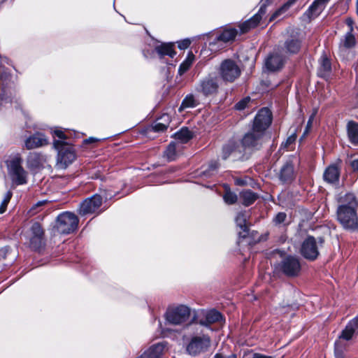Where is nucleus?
<instances>
[{"label": "nucleus", "mask_w": 358, "mask_h": 358, "mask_svg": "<svg viewBox=\"0 0 358 358\" xmlns=\"http://www.w3.org/2000/svg\"><path fill=\"white\" fill-rule=\"evenodd\" d=\"M95 141H96V139L92 137L84 140L85 143H94Z\"/></svg>", "instance_id": "nucleus-55"}, {"label": "nucleus", "mask_w": 358, "mask_h": 358, "mask_svg": "<svg viewBox=\"0 0 358 358\" xmlns=\"http://www.w3.org/2000/svg\"><path fill=\"white\" fill-rule=\"evenodd\" d=\"M179 146V143L171 142L166 150L164 151V157L169 161H173L177 157V148Z\"/></svg>", "instance_id": "nucleus-35"}, {"label": "nucleus", "mask_w": 358, "mask_h": 358, "mask_svg": "<svg viewBox=\"0 0 358 358\" xmlns=\"http://www.w3.org/2000/svg\"><path fill=\"white\" fill-rule=\"evenodd\" d=\"M286 217H287L286 213L280 212V213H278L275 216L273 221L275 224H280L285 221Z\"/></svg>", "instance_id": "nucleus-45"}, {"label": "nucleus", "mask_w": 358, "mask_h": 358, "mask_svg": "<svg viewBox=\"0 0 358 358\" xmlns=\"http://www.w3.org/2000/svg\"><path fill=\"white\" fill-rule=\"evenodd\" d=\"M164 345L159 343L152 345L143 355L136 358H162Z\"/></svg>", "instance_id": "nucleus-22"}, {"label": "nucleus", "mask_w": 358, "mask_h": 358, "mask_svg": "<svg viewBox=\"0 0 358 358\" xmlns=\"http://www.w3.org/2000/svg\"><path fill=\"white\" fill-rule=\"evenodd\" d=\"M214 358H236V355H234V354H232V355H231L229 356H224L222 354L217 353L214 356Z\"/></svg>", "instance_id": "nucleus-53"}, {"label": "nucleus", "mask_w": 358, "mask_h": 358, "mask_svg": "<svg viewBox=\"0 0 358 358\" xmlns=\"http://www.w3.org/2000/svg\"><path fill=\"white\" fill-rule=\"evenodd\" d=\"M12 192L10 191L7 192L6 194L1 205H0V214L3 213L7 208L8 203H9L11 197H12Z\"/></svg>", "instance_id": "nucleus-42"}, {"label": "nucleus", "mask_w": 358, "mask_h": 358, "mask_svg": "<svg viewBox=\"0 0 358 358\" xmlns=\"http://www.w3.org/2000/svg\"><path fill=\"white\" fill-rule=\"evenodd\" d=\"M194 60V55H193L192 52H189L187 55V58L185 59V61L179 66V69H178L179 74L180 75H182L187 70H189V69L190 68V66L193 64Z\"/></svg>", "instance_id": "nucleus-38"}, {"label": "nucleus", "mask_w": 358, "mask_h": 358, "mask_svg": "<svg viewBox=\"0 0 358 358\" xmlns=\"http://www.w3.org/2000/svg\"><path fill=\"white\" fill-rule=\"evenodd\" d=\"M347 163L354 172L358 173V155H351Z\"/></svg>", "instance_id": "nucleus-41"}, {"label": "nucleus", "mask_w": 358, "mask_h": 358, "mask_svg": "<svg viewBox=\"0 0 358 358\" xmlns=\"http://www.w3.org/2000/svg\"><path fill=\"white\" fill-rule=\"evenodd\" d=\"M284 59L278 53L271 55L266 61V66L270 71H274L282 68Z\"/></svg>", "instance_id": "nucleus-23"}, {"label": "nucleus", "mask_w": 358, "mask_h": 358, "mask_svg": "<svg viewBox=\"0 0 358 358\" xmlns=\"http://www.w3.org/2000/svg\"><path fill=\"white\" fill-rule=\"evenodd\" d=\"M218 87L217 78L209 75L201 80L197 91L208 96L217 93Z\"/></svg>", "instance_id": "nucleus-15"}, {"label": "nucleus", "mask_w": 358, "mask_h": 358, "mask_svg": "<svg viewBox=\"0 0 358 358\" xmlns=\"http://www.w3.org/2000/svg\"><path fill=\"white\" fill-rule=\"evenodd\" d=\"M199 102L193 94H188L182 101L179 108V111H182L185 108H194L198 105Z\"/></svg>", "instance_id": "nucleus-37"}, {"label": "nucleus", "mask_w": 358, "mask_h": 358, "mask_svg": "<svg viewBox=\"0 0 358 358\" xmlns=\"http://www.w3.org/2000/svg\"><path fill=\"white\" fill-rule=\"evenodd\" d=\"M348 136L350 142L358 145V123L350 121L347 124Z\"/></svg>", "instance_id": "nucleus-25"}, {"label": "nucleus", "mask_w": 358, "mask_h": 358, "mask_svg": "<svg viewBox=\"0 0 358 358\" xmlns=\"http://www.w3.org/2000/svg\"><path fill=\"white\" fill-rule=\"evenodd\" d=\"M223 199L226 203L231 205L237 201L238 197L234 192H231L229 189H227L223 195Z\"/></svg>", "instance_id": "nucleus-40"}, {"label": "nucleus", "mask_w": 358, "mask_h": 358, "mask_svg": "<svg viewBox=\"0 0 358 358\" xmlns=\"http://www.w3.org/2000/svg\"><path fill=\"white\" fill-rule=\"evenodd\" d=\"M358 335V315L350 320L339 336V340L335 343L334 354L336 358H344V345L341 340L350 341L354 336Z\"/></svg>", "instance_id": "nucleus-5"}, {"label": "nucleus", "mask_w": 358, "mask_h": 358, "mask_svg": "<svg viewBox=\"0 0 358 358\" xmlns=\"http://www.w3.org/2000/svg\"><path fill=\"white\" fill-rule=\"evenodd\" d=\"M341 166L337 164L329 165L324 171L323 178L329 184H336L339 181Z\"/></svg>", "instance_id": "nucleus-17"}, {"label": "nucleus", "mask_w": 358, "mask_h": 358, "mask_svg": "<svg viewBox=\"0 0 358 358\" xmlns=\"http://www.w3.org/2000/svg\"><path fill=\"white\" fill-rule=\"evenodd\" d=\"M176 139L180 143H186L192 138V133L187 128H182L175 134Z\"/></svg>", "instance_id": "nucleus-34"}, {"label": "nucleus", "mask_w": 358, "mask_h": 358, "mask_svg": "<svg viewBox=\"0 0 358 358\" xmlns=\"http://www.w3.org/2000/svg\"><path fill=\"white\" fill-rule=\"evenodd\" d=\"M159 120H162V122H157L153 126V129L155 131H165L169 124L170 117L168 115H163Z\"/></svg>", "instance_id": "nucleus-36"}, {"label": "nucleus", "mask_w": 358, "mask_h": 358, "mask_svg": "<svg viewBox=\"0 0 358 358\" xmlns=\"http://www.w3.org/2000/svg\"><path fill=\"white\" fill-rule=\"evenodd\" d=\"M253 358H272V357L270 356H266V355H261L259 353H255L253 355Z\"/></svg>", "instance_id": "nucleus-54"}, {"label": "nucleus", "mask_w": 358, "mask_h": 358, "mask_svg": "<svg viewBox=\"0 0 358 358\" xmlns=\"http://www.w3.org/2000/svg\"><path fill=\"white\" fill-rule=\"evenodd\" d=\"M271 111L264 108L256 115L252 129L246 133L241 142V144L247 155V151L259 150L265 143L266 135V130L271 124Z\"/></svg>", "instance_id": "nucleus-1"}, {"label": "nucleus", "mask_w": 358, "mask_h": 358, "mask_svg": "<svg viewBox=\"0 0 358 358\" xmlns=\"http://www.w3.org/2000/svg\"><path fill=\"white\" fill-rule=\"evenodd\" d=\"M238 34V31L234 28L224 29L218 36L216 39L218 41H223L224 43L234 41Z\"/></svg>", "instance_id": "nucleus-29"}, {"label": "nucleus", "mask_w": 358, "mask_h": 358, "mask_svg": "<svg viewBox=\"0 0 358 358\" xmlns=\"http://www.w3.org/2000/svg\"><path fill=\"white\" fill-rule=\"evenodd\" d=\"M48 144L45 136L42 134H36L26 139L24 145L27 149L32 150Z\"/></svg>", "instance_id": "nucleus-20"}, {"label": "nucleus", "mask_w": 358, "mask_h": 358, "mask_svg": "<svg viewBox=\"0 0 358 358\" xmlns=\"http://www.w3.org/2000/svg\"><path fill=\"white\" fill-rule=\"evenodd\" d=\"M259 196L257 193L253 192L250 189L243 190L240 193V199L242 203L245 206H249L252 204Z\"/></svg>", "instance_id": "nucleus-28"}, {"label": "nucleus", "mask_w": 358, "mask_h": 358, "mask_svg": "<svg viewBox=\"0 0 358 358\" xmlns=\"http://www.w3.org/2000/svg\"><path fill=\"white\" fill-rule=\"evenodd\" d=\"M211 340L206 334H197L191 337L186 350L187 352L194 356L199 355L206 352L210 346Z\"/></svg>", "instance_id": "nucleus-8"}, {"label": "nucleus", "mask_w": 358, "mask_h": 358, "mask_svg": "<svg viewBox=\"0 0 358 358\" xmlns=\"http://www.w3.org/2000/svg\"><path fill=\"white\" fill-rule=\"evenodd\" d=\"M32 236L30 239V245L35 250H40L43 244L44 230L38 222H34L31 227Z\"/></svg>", "instance_id": "nucleus-16"}, {"label": "nucleus", "mask_w": 358, "mask_h": 358, "mask_svg": "<svg viewBox=\"0 0 358 358\" xmlns=\"http://www.w3.org/2000/svg\"><path fill=\"white\" fill-rule=\"evenodd\" d=\"M8 252V248L5 247L0 249V260L5 259Z\"/></svg>", "instance_id": "nucleus-51"}, {"label": "nucleus", "mask_w": 358, "mask_h": 358, "mask_svg": "<svg viewBox=\"0 0 358 358\" xmlns=\"http://www.w3.org/2000/svg\"><path fill=\"white\" fill-rule=\"evenodd\" d=\"M356 45V39L351 31H347L340 40L338 55L343 60H348L352 56V49Z\"/></svg>", "instance_id": "nucleus-11"}, {"label": "nucleus", "mask_w": 358, "mask_h": 358, "mask_svg": "<svg viewBox=\"0 0 358 358\" xmlns=\"http://www.w3.org/2000/svg\"><path fill=\"white\" fill-rule=\"evenodd\" d=\"M237 185H243V182L241 181V180H236V182Z\"/></svg>", "instance_id": "nucleus-58"}, {"label": "nucleus", "mask_w": 358, "mask_h": 358, "mask_svg": "<svg viewBox=\"0 0 358 358\" xmlns=\"http://www.w3.org/2000/svg\"><path fill=\"white\" fill-rule=\"evenodd\" d=\"M78 222V218L74 213L64 212L58 215L56 229L60 234H69L76 230Z\"/></svg>", "instance_id": "nucleus-7"}, {"label": "nucleus", "mask_w": 358, "mask_h": 358, "mask_svg": "<svg viewBox=\"0 0 358 358\" xmlns=\"http://www.w3.org/2000/svg\"><path fill=\"white\" fill-rule=\"evenodd\" d=\"M301 254L306 259L315 260L319 255L318 247L316 239L308 236L302 243L301 246Z\"/></svg>", "instance_id": "nucleus-14"}, {"label": "nucleus", "mask_w": 358, "mask_h": 358, "mask_svg": "<svg viewBox=\"0 0 358 358\" xmlns=\"http://www.w3.org/2000/svg\"><path fill=\"white\" fill-rule=\"evenodd\" d=\"M270 3V0H262L261 1V6L257 13L255 15L259 17V20H262V17L266 14V6Z\"/></svg>", "instance_id": "nucleus-43"}, {"label": "nucleus", "mask_w": 358, "mask_h": 358, "mask_svg": "<svg viewBox=\"0 0 358 358\" xmlns=\"http://www.w3.org/2000/svg\"><path fill=\"white\" fill-rule=\"evenodd\" d=\"M219 73L224 81L233 83L240 76L241 71L236 62L225 59L220 64Z\"/></svg>", "instance_id": "nucleus-9"}, {"label": "nucleus", "mask_w": 358, "mask_h": 358, "mask_svg": "<svg viewBox=\"0 0 358 358\" xmlns=\"http://www.w3.org/2000/svg\"><path fill=\"white\" fill-rule=\"evenodd\" d=\"M222 320V315L217 310H211L206 313L205 320H200L199 323L203 326L220 322Z\"/></svg>", "instance_id": "nucleus-26"}, {"label": "nucleus", "mask_w": 358, "mask_h": 358, "mask_svg": "<svg viewBox=\"0 0 358 358\" xmlns=\"http://www.w3.org/2000/svg\"><path fill=\"white\" fill-rule=\"evenodd\" d=\"M345 23L348 25V29H349L348 31H351V33H352V31H353V24H354V22H353L352 19L350 18V17L347 18L345 20Z\"/></svg>", "instance_id": "nucleus-52"}, {"label": "nucleus", "mask_w": 358, "mask_h": 358, "mask_svg": "<svg viewBox=\"0 0 358 358\" xmlns=\"http://www.w3.org/2000/svg\"><path fill=\"white\" fill-rule=\"evenodd\" d=\"M53 134H54V136L58 137V138H59L58 140L65 141V140L66 139V135L60 129H55L53 131Z\"/></svg>", "instance_id": "nucleus-49"}, {"label": "nucleus", "mask_w": 358, "mask_h": 358, "mask_svg": "<svg viewBox=\"0 0 358 358\" xmlns=\"http://www.w3.org/2000/svg\"><path fill=\"white\" fill-rule=\"evenodd\" d=\"M320 3H322L324 6L329 0H317Z\"/></svg>", "instance_id": "nucleus-57"}, {"label": "nucleus", "mask_w": 358, "mask_h": 358, "mask_svg": "<svg viewBox=\"0 0 358 358\" xmlns=\"http://www.w3.org/2000/svg\"><path fill=\"white\" fill-rule=\"evenodd\" d=\"M54 148L57 150V165L66 169L76 158L75 150L71 143L60 140H54Z\"/></svg>", "instance_id": "nucleus-4"}, {"label": "nucleus", "mask_w": 358, "mask_h": 358, "mask_svg": "<svg viewBox=\"0 0 358 358\" xmlns=\"http://www.w3.org/2000/svg\"><path fill=\"white\" fill-rule=\"evenodd\" d=\"M301 47V40L297 36L289 37L284 43L282 51L287 54H296Z\"/></svg>", "instance_id": "nucleus-18"}, {"label": "nucleus", "mask_w": 358, "mask_h": 358, "mask_svg": "<svg viewBox=\"0 0 358 358\" xmlns=\"http://www.w3.org/2000/svg\"><path fill=\"white\" fill-rule=\"evenodd\" d=\"M357 1H358V0H357Z\"/></svg>", "instance_id": "nucleus-60"}, {"label": "nucleus", "mask_w": 358, "mask_h": 358, "mask_svg": "<svg viewBox=\"0 0 358 358\" xmlns=\"http://www.w3.org/2000/svg\"><path fill=\"white\" fill-rule=\"evenodd\" d=\"M174 45L173 43H162L155 48V50L160 58L168 55L173 57L176 52L173 50Z\"/></svg>", "instance_id": "nucleus-24"}, {"label": "nucleus", "mask_w": 358, "mask_h": 358, "mask_svg": "<svg viewBox=\"0 0 358 358\" xmlns=\"http://www.w3.org/2000/svg\"><path fill=\"white\" fill-rule=\"evenodd\" d=\"M295 178L294 165L291 162H287L281 168L279 178L283 183H291Z\"/></svg>", "instance_id": "nucleus-19"}, {"label": "nucleus", "mask_w": 358, "mask_h": 358, "mask_svg": "<svg viewBox=\"0 0 358 358\" xmlns=\"http://www.w3.org/2000/svg\"><path fill=\"white\" fill-rule=\"evenodd\" d=\"M279 270L288 277H295L301 271L299 259L296 256L285 257L278 265Z\"/></svg>", "instance_id": "nucleus-10"}, {"label": "nucleus", "mask_w": 358, "mask_h": 358, "mask_svg": "<svg viewBox=\"0 0 358 358\" xmlns=\"http://www.w3.org/2000/svg\"><path fill=\"white\" fill-rule=\"evenodd\" d=\"M249 214L246 211L240 212L235 218L236 226L241 230L238 232L240 237L245 238L248 234V225L247 224Z\"/></svg>", "instance_id": "nucleus-21"}, {"label": "nucleus", "mask_w": 358, "mask_h": 358, "mask_svg": "<svg viewBox=\"0 0 358 358\" xmlns=\"http://www.w3.org/2000/svg\"><path fill=\"white\" fill-rule=\"evenodd\" d=\"M220 166V164L217 161H212L208 165V169L206 170L208 175L213 174Z\"/></svg>", "instance_id": "nucleus-47"}, {"label": "nucleus", "mask_w": 358, "mask_h": 358, "mask_svg": "<svg viewBox=\"0 0 358 358\" xmlns=\"http://www.w3.org/2000/svg\"><path fill=\"white\" fill-rule=\"evenodd\" d=\"M261 20L257 16L253 15L249 20L245 21L239 25L240 31L241 34L248 32L250 29L257 27Z\"/></svg>", "instance_id": "nucleus-31"}, {"label": "nucleus", "mask_w": 358, "mask_h": 358, "mask_svg": "<svg viewBox=\"0 0 358 358\" xmlns=\"http://www.w3.org/2000/svg\"><path fill=\"white\" fill-rule=\"evenodd\" d=\"M314 118H315V114L313 113L310 117H309V120L308 121V123H307V125H306V129L303 132V136L306 135L308 132H309V130L310 129L311 127H312V124H313V122L314 120Z\"/></svg>", "instance_id": "nucleus-50"}, {"label": "nucleus", "mask_w": 358, "mask_h": 358, "mask_svg": "<svg viewBox=\"0 0 358 358\" xmlns=\"http://www.w3.org/2000/svg\"><path fill=\"white\" fill-rule=\"evenodd\" d=\"M22 162L23 159L20 153L10 155L6 161L8 174L13 182L17 185L27 182L28 173L22 167Z\"/></svg>", "instance_id": "nucleus-3"}, {"label": "nucleus", "mask_w": 358, "mask_h": 358, "mask_svg": "<svg viewBox=\"0 0 358 358\" xmlns=\"http://www.w3.org/2000/svg\"><path fill=\"white\" fill-rule=\"evenodd\" d=\"M102 197L99 194H94L91 197L87 198L80 204L79 214L80 215H85L99 213V210L102 204Z\"/></svg>", "instance_id": "nucleus-13"}, {"label": "nucleus", "mask_w": 358, "mask_h": 358, "mask_svg": "<svg viewBox=\"0 0 358 358\" xmlns=\"http://www.w3.org/2000/svg\"><path fill=\"white\" fill-rule=\"evenodd\" d=\"M331 70V62L326 55H322L320 60V67L318 69V75L322 78L329 76Z\"/></svg>", "instance_id": "nucleus-27"}, {"label": "nucleus", "mask_w": 358, "mask_h": 358, "mask_svg": "<svg viewBox=\"0 0 358 358\" xmlns=\"http://www.w3.org/2000/svg\"><path fill=\"white\" fill-rule=\"evenodd\" d=\"M337 218L346 229L355 230L358 228V201L353 193L340 195L338 199Z\"/></svg>", "instance_id": "nucleus-2"}, {"label": "nucleus", "mask_w": 358, "mask_h": 358, "mask_svg": "<svg viewBox=\"0 0 358 358\" xmlns=\"http://www.w3.org/2000/svg\"><path fill=\"white\" fill-rule=\"evenodd\" d=\"M324 6L320 3L317 0H315L308 8L310 17L317 16L324 8Z\"/></svg>", "instance_id": "nucleus-39"}, {"label": "nucleus", "mask_w": 358, "mask_h": 358, "mask_svg": "<svg viewBox=\"0 0 358 358\" xmlns=\"http://www.w3.org/2000/svg\"><path fill=\"white\" fill-rule=\"evenodd\" d=\"M36 157H37V155L36 153H30V155L29 156L28 161H29L31 159L36 158Z\"/></svg>", "instance_id": "nucleus-56"}, {"label": "nucleus", "mask_w": 358, "mask_h": 358, "mask_svg": "<svg viewBox=\"0 0 358 358\" xmlns=\"http://www.w3.org/2000/svg\"><path fill=\"white\" fill-rule=\"evenodd\" d=\"M298 0H287L281 7L276 10L270 18V21H273L281 15L286 13L292 6H294Z\"/></svg>", "instance_id": "nucleus-33"}, {"label": "nucleus", "mask_w": 358, "mask_h": 358, "mask_svg": "<svg viewBox=\"0 0 358 358\" xmlns=\"http://www.w3.org/2000/svg\"><path fill=\"white\" fill-rule=\"evenodd\" d=\"M261 20L257 16L253 15L249 20L245 21L239 25L240 31L241 34L248 32L250 29L257 27Z\"/></svg>", "instance_id": "nucleus-32"}, {"label": "nucleus", "mask_w": 358, "mask_h": 358, "mask_svg": "<svg viewBox=\"0 0 358 358\" xmlns=\"http://www.w3.org/2000/svg\"><path fill=\"white\" fill-rule=\"evenodd\" d=\"M251 99L249 96L245 97L244 99L239 101L236 105L235 108L238 110H244L248 107V103L250 102Z\"/></svg>", "instance_id": "nucleus-44"}, {"label": "nucleus", "mask_w": 358, "mask_h": 358, "mask_svg": "<svg viewBox=\"0 0 358 358\" xmlns=\"http://www.w3.org/2000/svg\"><path fill=\"white\" fill-rule=\"evenodd\" d=\"M261 20L257 16L253 15L249 20L245 21L239 25L240 31L241 34L248 32L250 29L257 27Z\"/></svg>", "instance_id": "nucleus-30"}, {"label": "nucleus", "mask_w": 358, "mask_h": 358, "mask_svg": "<svg viewBox=\"0 0 358 358\" xmlns=\"http://www.w3.org/2000/svg\"><path fill=\"white\" fill-rule=\"evenodd\" d=\"M231 157L234 161L245 160L248 158L243 149L241 144L234 141L228 142L222 148V157L227 159Z\"/></svg>", "instance_id": "nucleus-12"}, {"label": "nucleus", "mask_w": 358, "mask_h": 358, "mask_svg": "<svg viewBox=\"0 0 358 358\" xmlns=\"http://www.w3.org/2000/svg\"><path fill=\"white\" fill-rule=\"evenodd\" d=\"M296 134H293L292 135H290L287 138V140L285 141V142H283L281 145V147L284 148H288L292 144H293L295 141H296Z\"/></svg>", "instance_id": "nucleus-46"}, {"label": "nucleus", "mask_w": 358, "mask_h": 358, "mask_svg": "<svg viewBox=\"0 0 358 358\" xmlns=\"http://www.w3.org/2000/svg\"><path fill=\"white\" fill-rule=\"evenodd\" d=\"M191 310L185 305H179L167 309L165 318L168 323L173 325L186 324L190 317Z\"/></svg>", "instance_id": "nucleus-6"}, {"label": "nucleus", "mask_w": 358, "mask_h": 358, "mask_svg": "<svg viewBox=\"0 0 358 358\" xmlns=\"http://www.w3.org/2000/svg\"><path fill=\"white\" fill-rule=\"evenodd\" d=\"M320 242L321 244L323 243V239L322 238H320Z\"/></svg>", "instance_id": "nucleus-59"}, {"label": "nucleus", "mask_w": 358, "mask_h": 358, "mask_svg": "<svg viewBox=\"0 0 358 358\" xmlns=\"http://www.w3.org/2000/svg\"><path fill=\"white\" fill-rule=\"evenodd\" d=\"M191 44V41L189 39H184L181 41H179L178 43V47L180 50H185L187 49Z\"/></svg>", "instance_id": "nucleus-48"}]
</instances>
